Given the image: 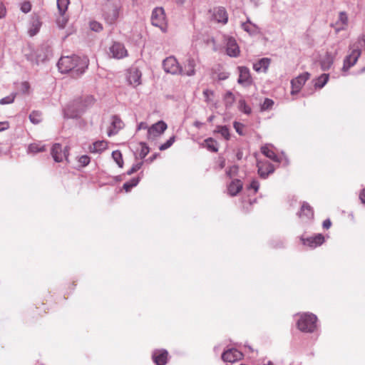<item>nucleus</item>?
<instances>
[{"mask_svg":"<svg viewBox=\"0 0 365 365\" xmlns=\"http://www.w3.org/2000/svg\"><path fill=\"white\" fill-rule=\"evenodd\" d=\"M58 70L61 73L71 71L73 75L82 74L88 66L86 59L81 58L77 56L61 57L58 62Z\"/></svg>","mask_w":365,"mask_h":365,"instance_id":"nucleus-1","label":"nucleus"},{"mask_svg":"<svg viewBox=\"0 0 365 365\" xmlns=\"http://www.w3.org/2000/svg\"><path fill=\"white\" fill-rule=\"evenodd\" d=\"M95 99L91 96L74 99L64 110V115L68 118L79 117L88 108L93 105Z\"/></svg>","mask_w":365,"mask_h":365,"instance_id":"nucleus-2","label":"nucleus"},{"mask_svg":"<svg viewBox=\"0 0 365 365\" xmlns=\"http://www.w3.org/2000/svg\"><path fill=\"white\" fill-rule=\"evenodd\" d=\"M317 317L313 314H302L297 322L298 329L304 332H313L317 327Z\"/></svg>","mask_w":365,"mask_h":365,"instance_id":"nucleus-3","label":"nucleus"},{"mask_svg":"<svg viewBox=\"0 0 365 365\" xmlns=\"http://www.w3.org/2000/svg\"><path fill=\"white\" fill-rule=\"evenodd\" d=\"M152 24L159 27L163 31L167 30V21L164 9L161 7L155 8L151 16Z\"/></svg>","mask_w":365,"mask_h":365,"instance_id":"nucleus-4","label":"nucleus"},{"mask_svg":"<svg viewBox=\"0 0 365 365\" xmlns=\"http://www.w3.org/2000/svg\"><path fill=\"white\" fill-rule=\"evenodd\" d=\"M108 55L111 58L121 59L128 56V51L123 43L113 42L109 47Z\"/></svg>","mask_w":365,"mask_h":365,"instance_id":"nucleus-5","label":"nucleus"},{"mask_svg":"<svg viewBox=\"0 0 365 365\" xmlns=\"http://www.w3.org/2000/svg\"><path fill=\"white\" fill-rule=\"evenodd\" d=\"M51 154L56 162L61 163L64 159H68V148L65 147L63 149L60 143H55L51 148Z\"/></svg>","mask_w":365,"mask_h":365,"instance_id":"nucleus-6","label":"nucleus"},{"mask_svg":"<svg viewBox=\"0 0 365 365\" xmlns=\"http://www.w3.org/2000/svg\"><path fill=\"white\" fill-rule=\"evenodd\" d=\"M309 77L310 74L308 72H305L292 79L291 81V94L294 95L298 93L304 85L305 82L309 78Z\"/></svg>","mask_w":365,"mask_h":365,"instance_id":"nucleus-7","label":"nucleus"},{"mask_svg":"<svg viewBox=\"0 0 365 365\" xmlns=\"http://www.w3.org/2000/svg\"><path fill=\"white\" fill-rule=\"evenodd\" d=\"M141 71L135 67L130 68L127 72V81L133 87H137L141 84Z\"/></svg>","mask_w":365,"mask_h":365,"instance_id":"nucleus-8","label":"nucleus"},{"mask_svg":"<svg viewBox=\"0 0 365 365\" xmlns=\"http://www.w3.org/2000/svg\"><path fill=\"white\" fill-rule=\"evenodd\" d=\"M163 68L165 72L172 74L179 73L180 67L177 59L173 56L166 58L163 63Z\"/></svg>","mask_w":365,"mask_h":365,"instance_id":"nucleus-9","label":"nucleus"},{"mask_svg":"<svg viewBox=\"0 0 365 365\" xmlns=\"http://www.w3.org/2000/svg\"><path fill=\"white\" fill-rule=\"evenodd\" d=\"M243 354L242 352L236 349H230L223 352L222 359L224 361L235 363V361L242 359Z\"/></svg>","mask_w":365,"mask_h":365,"instance_id":"nucleus-10","label":"nucleus"},{"mask_svg":"<svg viewBox=\"0 0 365 365\" xmlns=\"http://www.w3.org/2000/svg\"><path fill=\"white\" fill-rule=\"evenodd\" d=\"M124 124L120 118L116 115H113L110 118V126L108 128L107 133L108 136L116 134L121 128H123Z\"/></svg>","mask_w":365,"mask_h":365,"instance_id":"nucleus-11","label":"nucleus"},{"mask_svg":"<svg viewBox=\"0 0 365 365\" xmlns=\"http://www.w3.org/2000/svg\"><path fill=\"white\" fill-rule=\"evenodd\" d=\"M303 245H307L312 248H315L322 245L324 242V237L322 234H318L314 237L302 238Z\"/></svg>","mask_w":365,"mask_h":365,"instance_id":"nucleus-12","label":"nucleus"},{"mask_svg":"<svg viewBox=\"0 0 365 365\" xmlns=\"http://www.w3.org/2000/svg\"><path fill=\"white\" fill-rule=\"evenodd\" d=\"M226 52L227 54L231 57H237L240 53L236 40L232 37H230L227 40Z\"/></svg>","mask_w":365,"mask_h":365,"instance_id":"nucleus-13","label":"nucleus"},{"mask_svg":"<svg viewBox=\"0 0 365 365\" xmlns=\"http://www.w3.org/2000/svg\"><path fill=\"white\" fill-rule=\"evenodd\" d=\"M239 78L237 82L243 86H249L252 83V78L250 76V70L245 66L238 67Z\"/></svg>","mask_w":365,"mask_h":365,"instance_id":"nucleus-14","label":"nucleus"},{"mask_svg":"<svg viewBox=\"0 0 365 365\" xmlns=\"http://www.w3.org/2000/svg\"><path fill=\"white\" fill-rule=\"evenodd\" d=\"M257 168L259 175L263 178H267L270 173L274 172L273 165L267 161H258Z\"/></svg>","mask_w":365,"mask_h":365,"instance_id":"nucleus-15","label":"nucleus"},{"mask_svg":"<svg viewBox=\"0 0 365 365\" xmlns=\"http://www.w3.org/2000/svg\"><path fill=\"white\" fill-rule=\"evenodd\" d=\"M167 128V125L163 121H159L148 128L149 138L155 137L162 134Z\"/></svg>","mask_w":365,"mask_h":365,"instance_id":"nucleus-16","label":"nucleus"},{"mask_svg":"<svg viewBox=\"0 0 365 365\" xmlns=\"http://www.w3.org/2000/svg\"><path fill=\"white\" fill-rule=\"evenodd\" d=\"M360 55L361 51L359 49H353L351 53L344 59V69L347 70L353 66L356 63Z\"/></svg>","mask_w":365,"mask_h":365,"instance_id":"nucleus-17","label":"nucleus"},{"mask_svg":"<svg viewBox=\"0 0 365 365\" xmlns=\"http://www.w3.org/2000/svg\"><path fill=\"white\" fill-rule=\"evenodd\" d=\"M153 360L156 365H165L168 361V352L166 350H156L153 354Z\"/></svg>","mask_w":365,"mask_h":365,"instance_id":"nucleus-18","label":"nucleus"},{"mask_svg":"<svg viewBox=\"0 0 365 365\" xmlns=\"http://www.w3.org/2000/svg\"><path fill=\"white\" fill-rule=\"evenodd\" d=\"M195 66L196 61L194 58H188L185 63L184 64L183 68H180V71L179 73L186 75L188 76H192L195 74Z\"/></svg>","mask_w":365,"mask_h":365,"instance_id":"nucleus-19","label":"nucleus"},{"mask_svg":"<svg viewBox=\"0 0 365 365\" xmlns=\"http://www.w3.org/2000/svg\"><path fill=\"white\" fill-rule=\"evenodd\" d=\"M212 18L217 22L225 24L228 20V15L225 8L218 7L214 9Z\"/></svg>","mask_w":365,"mask_h":365,"instance_id":"nucleus-20","label":"nucleus"},{"mask_svg":"<svg viewBox=\"0 0 365 365\" xmlns=\"http://www.w3.org/2000/svg\"><path fill=\"white\" fill-rule=\"evenodd\" d=\"M300 218L312 219L314 217V211L310 205L304 202L302 205L300 211L298 213Z\"/></svg>","mask_w":365,"mask_h":365,"instance_id":"nucleus-21","label":"nucleus"},{"mask_svg":"<svg viewBox=\"0 0 365 365\" xmlns=\"http://www.w3.org/2000/svg\"><path fill=\"white\" fill-rule=\"evenodd\" d=\"M348 26V16L346 12L341 11L339 14L338 20L335 22L333 26L336 31L344 29Z\"/></svg>","mask_w":365,"mask_h":365,"instance_id":"nucleus-22","label":"nucleus"},{"mask_svg":"<svg viewBox=\"0 0 365 365\" xmlns=\"http://www.w3.org/2000/svg\"><path fill=\"white\" fill-rule=\"evenodd\" d=\"M271 60L268 58H263L253 65V68L257 72H267Z\"/></svg>","mask_w":365,"mask_h":365,"instance_id":"nucleus-23","label":"nucleus"},{"mask_svg":"<svg viewBox=\"0 0 365 365\" xmlns=\"http://www.w3.org/2000/svg\"><path fill=\"white\" fill-rule=\"evenodd\" d=\"M243 184L240 180H234L228 185L227 190L230 195L235 196L238 194L242 189Z\"/></svg>","mask_w":365,"mask_h":365,"instance_id":"nucleus-24","label":"nucleus"},{"mask_svg":"<svg viewBox=\"0 0 365 365\" xmlns=\"http://www.w3.org/2000/svg\"><path fill=\"white\" fill-rule=\"evenodd\" d=\"M336 53L334 54H331L329 52L326 53L324 57L322 58L321 61L322 68L324 71L328 70L334 62V59L336 56Z\"/></svg>","mask_w":365,"mask_h":365,"instance_id":"nucleus-25","label":"nucleus"},{"mask_svg":"<svg viewBox=\"0 0 365 365\" xmlns=\"http://www.w3.org/2000/svg\"><path fill=\"white\" fill-rule=\"evenodd\" d=\"M202 145L210 152L217 153L218 151V143L215 139L212 138L205 139L202 143Z\"/></svg>","mask_w":365,"mask_h":365,"instance_id":"nucleus-26","label":"nucleus"},{"mask_svg":"<svg viewBox=\"0 0 365 365\" xmlns=\"http://www.w3.org/2000/svg\"><path fill=\"white\" fill-rule=\"evenodd\" d=\"M108 148V142L106 140L96 141L91 147V151L93 153H101Z\"/></svg>","mask_w":365,"mask_h":365,"instance_id":"nucleus-27","label":"nucleus"},{"mask_svg":"<svg viewBox=\"0 0 365 365\" xmlns=\"http://www.w3.org/2000/svg\"><path fill=\"white\" fill-rule=\"evenodd\" d=\"M41 26V23L38 17L34 18L32 19L31 28L29 30V34L31 36H34L36 35Z\"/></svg>","mask_w":365,"mask_h":365,"instance_id":"nucleus-28","label":"nucleus"},{"mask_svg":"<svg viewBox=\"0 0 365 365\" xmlns=\"http://www.w3.org/2000/svg\"><path fill=\"white\" fill-rule=\"evenodd\" d=\"M261 152L266 157L272 160L273 161H279L278 157L274 153V151L271 149L268 145H264L261 148Z\"/></svg>","mask_w":365,"mask_h":365,"instance_id":"nucleus-29","label":"nucleus"},{"mask_svg":"<svg viewBox=\"0 0 365 365\" xmlns=\"http://www.w3.org/2000/svg\"><path fill=\"white\" fill-rule=\"evenodd\" d=\"M329 80V74L323 73L319 76L314 83V87L317 88H322L327 83Z\"/></svg>","mask_w":365,"mask_h":365,"instance_id":"nucleus-30","label":"nucleus"},{"mask_svg":"<svg viewBox=\"0 0 365 365\" xmlns=\"http://www.w3.org/2000/svg\"><path fill=\"white\" fill-rule=\"evenodd\" d=\"M45 150L46 147L41 143H34L29 146V151L32 153L43 152Z\"/></svg>","mask_w":365,"mask_h":365,"instance_id":"nucleus-31","label":"nucleus"},{"mask_svg":"<svg viewBox=\"0 0 365 365\" xmlns=\"http://www.w3.org/2000/svg\"><path fill=\"white\" fill-rule=\"evenodd\" d=\"M70 0H57V6L60 14H65L68 9Z\"/></svg>","mask_w":365,"mask_h":365,"instance_id":"nucleus-32","label":"nucleus"},{"mask_svg":"<svg viewBox=\"0 0 365 365\" xmlns=\"http://www.w3.org/2000/svg\"><path fill=\"white\" fill-rule=\"evenodd\" d=\"M215 132L220 133L227 140L230 138V130L227 126L219 125Z\"/></svg>","mask_w":365,"mask_h":365,"instance_id":"nucleus-33","label":"nucleus"},{"mask_svg":"<svg viewBox=\"0 0 365 365\" xmlns=\"http://www.w3.org/2000/svg\"><path fill=\"white\" fill-rule=\"evenodd\" d=\"M112 158L120 168L123 166V155L120 151L115 150L112 153Z\"/></svg>","mask_w":365,"mask_h":365,"instance_id":"nucleus-34","label":"nucleus"},{"mask_svg":"<svg viewBox=\"0 0 365 365\" xmlns=\"http://www.w3.org/2000/svg\"><path fill=\"white\" fill-rule=\"evenodd\" d=\"M139 182V178H133L128 182L123 184V189L125 192H129L133 187L136 186Z\"/></svg>","mask_w":365,"mask_h":365,"instance_id":"nucleus-35","label":"nucleus"},{"mask_svg":"<svg viewBox=\"0 0 365 365\" xmlns=\"http://www.w3.org/2000/svg\"><path fill=\"white\" fill-rule=\"evenodd\" d=\"M118 14H119L118 9L116 7H114L112 10V14L110 15H107L106 16V20L109 24H113L117 20V19L118 17Z\"/></svg>","mask_w":365,"mask_h":365,"instance_id":"nucleus-36","label":"nucleus"},{"mask_svg":"<svg viewBox=\"0 0 365 365\" xmlns=\"http://www.w3.org/2000/svg\"><path fill=\"white\" fill-rule=\"evenodd\" d=\"M29 119L34 124H38L41 121V113L38 111H33L29 115Z\"/></svg>","mask_w":365,"mask_h":365,"instance_id":"nucleus-37","label":"nucleus"},{"mask_svg":"<svg viewBox=\"0 0 365 365\" xmlns=\"http://www.w3.org/2000/svg\"><path fill=\"white\" fill-rule=\"evenodd\" d=\"M235 96L231 92H227L224 97L226 106H231L235 102Z\"/></svg>","mask_w":365,"mask_h":365,"instance_id":"nucleus-38","label":"nucleus"},{"mask_svg":"<svg viewBox=\"0 0 365 365\" xmlns=\"http://www.w3.org/2000/svg\"><path fill=\"white\" fill-rule=\"evenodd\" d=\"M68 18L65 16V14H60V17L56 20L58 26L61 29H63L66 26Z\"/></svg>","mask_w":365,"mask_h":365,"instance_id":"nucleus-39","label":"nucleus"},{"mask_svg":"<svg viewBox=\"0 0 365 365\" xmlns=\"http://www.w3.org/2000/svg\"><path fill=\"white\" fill-rule=\"evenodd\" d=\"M240 108L242 111H243L246 114H250L251 113V108L248 106L246 102L244 100H241L239 102Z\"/></svg>","mask_w":365,"mask_h":365,"instance_id":"nucleus-40","label":"nucleus"},{"mask_svg":"<svg viewBox=\"0 0 365 365\" xmlns=\"http://www.w3.org/2000/svg\"><path fill=\"white\" fill-rule=\"evenodd\" d=\"M174 142H175V137L173 136V137L170 138V139L168 140L165 143L162 144L159 147V149L160 150H165L168 149V148H170L173 144Z\"/></svg>","mask_w":365,"mask_h":365,"instance_id":"nucleus-41","label":"nucleus"},{"mask_svg":"<svg viewBox=\"0 0 365 365\" xmlns=\"http://www.w3.org/2000/svg\"><path fill=\"white\" fill-rule=\"evenodd\" d=\"M90 157L87 155H83L79 157L78 161L81 164V166L85 167L88 165L90 163Z\"/></svg>","mask_w":365,"mask_h":365,"instance_id":"nucleus-42","label":"nucleus"},{"mask_svg":"<svg viewBox=\"0 0 365 365\" xmlns=\"http://www.w3.org/2000/svg\"><path fill=\"white\" fill-rule=\"evenodd\" d=\"M90 28L91 30L96 31V32H98V31H101L103 30V26L100 23H98L96 21H91L90 23Z\"/></svg>","mask_w":365,"mask_h":365,"instance_id":"nucleus-43","label":"nucleus"},{"mask_svg":"<svg viewBox=\"0 0 365 365\" xmlns=\"http://www.w3.org/2000/svg\"><path fill=\"white\" fill-rule=\"evenodd\" d=\"M203 96L205 98V101L207 103H210L212 101V97L214 96V92L211 90L206 89L203 91Z\"/></svg>","mask_w":365,"mask_h":365,"instance_id":"nucleus-44","label":"nucleus"},{"mask_svg":"<svg viewBox=\"0 0 365 365\" xmlns=\"http://www.w3.org/2000/svg\"><path fill=\"white\" fill-rule=\"evenodd\" d=\"M15 97L16 96L12 94L5 98H3L1 99L0 103L2 105L11 103L14 102Z\"/></svg>","mask_w":365,"mask_h":365,"instance_id":"nucleus-45","label":"nucleus"},{"mask_svg":"<svg viewBox=\"0 0 365 365\" xmlns=\"http://www.w3.org/2000/svg\"><path fill=\"white\" fill-rule=\"evenodd\" d=\"M238 172V166L233 165L229 168V169L227 170L226 173L228 177L232 178V176H235L237 175Z\"/></svg>","mask_w":365,"mask_h":365,"instance_id":"nucleus-46","label":"nucleus"},{"mask_svg":"<svg viewBox=\"0 0 365 365\" xmlns=\"http://www.w3.org/2000/svg\"><path fill=\"white\" fill-rule=\"evenodd\" d=\"M31 9V4L29 1H24L21 5V10L24 13H28Z\"/></svg>","mask_w":365,"mask_h":365,"instance_id":"nucleus-47","label":"nucleus"},{"mask_svg":"<svg viewBox=\"0 0 365 365\" xmlns=\"http://www.w3.org/2000/svg\"><path fill=\"white\" fill-rule=\"evenodd\" d=\"M274 104V102L272 100L269 98H266L262 106V110H267L270 108Z\"/></svg>","mask_w":365,"mask_h":365,"instance_id":"nucleus-48","label":"nucleus"},{"mask_svg":"<svg viewBox=\"0 0 365 365\" xmlns=\"http://www.w3.org/2000/svg\"><path fill=\"white\" fill-rule=\"evenodd\" d=\"M143 165V162L136 163L132 166V168L128 171V175H131L135 172H137L138 170L140 169L141 166Z\"/></svg>","mask_w":365,"mask_h":365,"instance_id":"nucleus-49","label":"nucleus"},{"mask_svg":"<svg viewBox=\"0 0 365 365\" xmlns=\"http://www.w3.org/2000/svg\"><path fill=\"white\" fill-rule=\"evenodd\" d=\"M249 189H252L255 191V193L257 192L259 188V183L257 180H253L250 182V185L248 187Z\"/></svg>","mask_w":365,"mask_h":365,"instance_id":"nucleus-50","label":"nucleus"},{"mask_svg":"<svg viewBox=\"0 0 365 365\" xmlns=\"http://www.w3.org/2000/svg\"><path fill=\"white\" fill-rule=\"evenodd\" d=\"M21 91L24 93H29L30 85H29V82L24 81V82L21 83Z\"/></svg>","mask_w":365,"mask_h":365,"instance_id":"nucleus-51","label":"nucleus"},{"mask_svg":"<svg viewBox=\"0 0 365 365\" xmlns=\"http://www.w3.org/2000/svg\"><path fill=\"white\" fill-rule=\"evenodd\" d=\"M233 125L237 133H238L240 135L243 134V124L238 122H235Z\"/></svg>","mask_w":365,"mask_h":365,"instance_id":"nucleus-52","label":"nucleus"},{"mask_svg":"<svg viewBox=\"0 0 365 365\" xmlns=\"http://www.w3.org/2000/svg\"><path fill=\"white\" fill-rule=\"evenodd\" d=\"M252 25L249 22H245L242 24V28L247 32L251 34L252 31Z\"/></svg>","mask_w":365,"mask_h":365,"instance_id":"nucleus-53","label":"nucleus"},{"mask_svg":"<svg viewBox=\"0 0 365 365\" xmlns=\"http://www.w3.org/2000/svg\"><path fill=\"white\" fill-rule=\"evenodd\" d=\"M149 153V148L145 144L142 145L140 155L141 158H144Z\"/></svg>","mask_w":365,"mask_h":365,"instance_id":"nucleus-54","label":"nucleus"},{"mask_svg":"<svg viewBox=\"0 0 365 365\" xmlns=\"http://www.w3.org/2000/svg\"><path fill=\"white\" fill-rule=\"evenodd\" d=\"M9 123L7 121L0 122V132L8 129Z\"/></svg>","mask_w":365,"mask_h":365,"instance_id":"nucleus-55","label":"nucleus"},{"mask_svg":"<svg viewBox=\"0 0 365 365\" xmlns=\"http://www.w3.org/2000/svg\"><path fill=\"white\" fill-rule=\"evenodd\" d=\"M331 225V222L329 219H327L323 222V227L324 229H329Z\"/></svg>","mask_w":365,"mask_h":365,"instance_id":"nucleus-56","label":"nucleus"},{"mask_svg":"<svg viewBox=\"0 0 365 365\" xmlns=\"http://www.w3.org/2000/svg\"><path fill=\"white\" fill-rule=\"evenodd\" d=\"M148 124L145 122H141L138 124V130H145V129H148Z\"/></svg>","mask_w":365,"mask_h":365,"instance_id":"nucleus-57","label":"nucleus"},{"mask_svg":"<svg viewBox=\"0 0 365 365\" xmlns=\"http://www.w3.org/2000/svg\"><path fill=\"white\" fill-rule=\"evenodd\" d=\"M359 198L362 203L365 204V188L363 189L360 194H359Z\"/></svg>","mask_w":365,"mask_h":365,"instance_id":"nucleus-58","label":"nucleus"},{"mask_svg":"<svg viewBox=\"0 0 365 365\" xmlns=\"http://www.w3.org/2000/svg\"><path fill=\"white\" fill-rule=\"evenodd\" d=\"M6 14V10L2 5H0V19L4 17Z\"/></svg>","mask_w":365,"mask_h":365,"instance_id":"nucleus-59","label":"nucleus"},{"mask_svg":"<svg viewBox=\"0 0 365 365\" xmlns=\"http://www.w3.org/2000/svg\"><path fill=\"white\" fill-rule=\"evenodd\" d=\"M363 41L364 44L365 45V35L361 37V38L359 40V43Z\"/></svg>","mask_w":365,"mask_h":365,"instance_id":"nucleus-60","label":"nucleus"},{"mask_svg":"<svg viewBox=\"0 0 365 365\" xmlns=\"http://www.w3.org/2000/svg\"><path fill=\"white\" fill-rule=\"evenodd\" d=\"M225 160H222L221 162L220 166L221 168H223L225 167Z\"/></svg>","mask_w":365,"mask_h":365,"instance_id":"nucleus-61","label":"nucleus"},{"mask_svg":"<svg viewBox=\"0 0 365 365\" xmlns=\"http://www.w3.org/2000/svg\"><path fill=\"white\" fill-rule=\"evenodd\" d=\"M184 1H185V0H177V2H178V4H183V3H184Z\"/></svg>","mask_w":365,"mask_h":365,"instance_id":"nucleus-62","label":"nucleus"}]
</instances>
